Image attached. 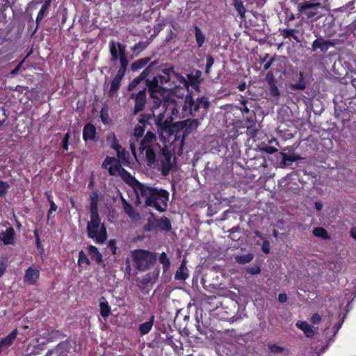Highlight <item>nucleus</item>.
<instances>
[{
  "instance_id": "24",
  "label": "nucleus",
  "mask_w": 356,
  "mask_h": 356,
  "mask_svg": "<svg viewBox=\"0 0 356 356\" xmlns=\"http://www.w3.org/2000/svg\"><path fill=\"white\" fill-rule=\"evenodd\" d=\"M155 226L163 231H170L171 229V224L168 218L162 217L155 220Z\"/></svg>"
},
{
  "instance_id": "12",
  "label": "nucleus",
  "mask_w": 356,
  "mask_h": 356,
  "mask_svg": "<svg viewBox=\"0 0 356 356\" xmlns=\"http://www.w3.org/2000/svg\"><path fill=\"white\" fill-rule=\"evenodd\" d=\"M334 45V42L331 40H325L322 38L315 40L312 45L313 51L320 49L322 52H326L328 49Z\"/></svg>"
},
{
  "instance_id": "48",
  "label": "nucleus",
  "mask_w": 356,
  "mask_h": 356,
  "mask_svg": "<svg viewBox=\"0 0 356 356\" xmlns=\"http://www.w3.org/2000/svg\"><path fill=\"white\" fill-rule=\"evenodd\" d=\"M262 251L266 253V254H268L270 252V243L268 241H264L263 242V244H262Z\"/></svg>"
},
{
  "instance_id": "13",
  "label": "nucleus",
  "mask_w": 356,
  "mask_h": 356,
  "mask_svg": "<svg viewBox=\"0 0 356 356\" xmlns=\"http://www.w3.org/2000/svg\"><path fill=\"white\" fill-rule=\"evenodd\" d=\"M40 276L39 270L33 267H29L25 273L24 282L29 284H34L38 281Z\"/></svg>"
},
{
  "instance_id": "36",
  "label": "nucleus",
  "mask_w": 356,
  "mask_h": 356,
  "mask_svg": "<svg viewBox=\"0 0 356 356\" xmlns=\"http://www.w3.org/2000/svg\"><path fill=\"white\" fill-rule=\"evenodd\" d=\"M149 58H148L139 59V60L135 61L132 64L131 68L133 70H136L140 69V68L143 67L144 66H145L147 64V63L149 62Z\"/></svg>"
},
{
  "instance_id": "28",
  "label": "nucleus",
  "mask_w": 356,
  "mask_h": 356,
  "mask_svg": "<svg viewBox=\"0 0 356 356\" xmlns=\"http://www.w3.org/2000/svg\"><path fill=\"white\" fill-rule=\"evenodd\" d=\"M119 44H122L121 43H115L114 41H111L109 42V49L111 55V60L116 61L119 57Z\"/></svg>"
},
{
  "instance_id": "14",
  "label": "nucleus",
  "mask_w": 356,
  "mask_h": 356,
  "mask_svg": "<svg viewBox=\"0 0 356 356\" xmlns=\"http://www.w3.org/2000/svg\"><path fill=\"white\" fill-rule=\"evenodd\" d=\"M146 103V92L145 90H140L135 97V107L134 112L138 113L143 111L145 108Z\"/></svg>"
},
{
  "instance_id": "27",
  "label": "nucleus",
  "mask_w": 356,
  "mask_h": 356,
  "mask_svg": "<svg viewBox=\"0 0 356 356\" xmlns=\"http://www.w3.org/2000/svg\"><path fill=\"white\" fill-rule=\"evenodd\" d=\"M88 251L92 260H95L97 263H100L102 261V256L95 246L89 245Z\"/></svg>"
},
{
  "instance_id": "53",
  "label": "nucleus",
  "mask_w": 356,
  "mask_h": 356,
  "mask_svg": "<svg viewBox=\"0 0 356 356\" xmlns=\"http://www.w3.org/2000/svg\"><path fill=\"white\" fill-rule=\"evenodd\" d=\"M247 101L243 100L242 104L243 107L241 108L243 115L248 114L250 112L249 108L246 106Z\"/></svg>"
},
{
  "instance_id": "63",
  "label": "nucleus",
  "mask_w": 356,
  "mask_h": 356,
  "mask_svg": "<svg viewBox=\"0 0 356 356\" xmlns=\"http://www.w3.org/2000/svg\"><path fill=\"white\" fill-rule=\"evenodd\" d=\"M110 246L111 247V249L113 250V252L115 254V250H116V248L113 245V241H111L110 243Z\"/></svg>"
},
{
  "instance_id": "51",
  "label": "nucleus",
  "mask_w": 356,
  "mask_h": 356,
  "mask_svg": "<svg viewBox=\"0 0 356 356\" xmlns=\"http://www.w3.org/2000/svg\"><path fill=\"white\" fill-rule=\"evenodd\" d=\"M126 68H124V67H120L118 72H117V74L115 75V77L116 78H118L120 79H122L123 76H124V74H125V72H126Z\"/></svg>"
},
{
  "instance_id": "57",
  "label": "nucleus",
  "mask_w": 356,
  "mask_h": 356,
  "mask_svg": "<svg viewBox=\"0 0 356 356\" xmlns=\"http://www.w3.org/2000/svg\"><path fill=\"white\" fill-rule=\"evenodd\" d=\"M266 79L268 81L269 84L273 83V76L271 72H268L266 75Z\"/></svg>"
},
{
  "instance_id": "11",
  "label": "nucleus",
  "mask_w": 356,
  "mask_h": 356,
  "mask_svg": "<svg viewBox=\"0 0 356 356\" xmlns=\"http://www.w3.org/2000/svg\"><path fill=\"white\" fill-rule=\"evenodd\" d=\"M145 132V126L144 124H138L135 127L133 135L131 136L129 143H130V149L133 155L135 156L136 159H138L136 155V147L138 146V139L143 136Z\"/></svg>"
},
{
  "instance_id": "21",
  "label": "nucleus",
  "mask_w": 356,
  "mask_h": 356,
  "mask_svg": "<svg viewBox=\"0 0 356 356\" xmlns=\"http://www.w3.org/2000/svg\"><path fill=\"white\" fill-rule=\"evenodd\" d=\"M95 134L96 129L92 124H88L84 127L83 137L86 141L88 140H93L95 137Z\"/></svg>"
},
{
  "instance_id": "33",
  "label": "nucleus",
  "mask_w": 356,
  "mask_h": 356,
  "mask_svg": "<svg viewBox=\"0 0 356 356\" xmlns=\"http://www.w3.org/2000/svg\"><path fill=\"white\" fill-rule=\"evenodd\" d=\"M253 257V254L249 253L247 254L236 256L235 260L238 264H245L250 262L252 260Z\"/></svg>"
},
{
  "instance_id": "45",
  "label": "nucleus",
  "mask_w": 356,
  "mask_h": 356,
  "mask_svg": "<svg viewBox=\"0 0 356 356\" xmlns=\"http://www.w3.org/2000/svg\"><path fill=\"white\" fill-rule=\"evenodd\" d=\"M247 272L252 274V275H257L260 273L261 270L259 266H254L247 268Z\"/></svg>"
},
{
  "instance_id": "44",
  "label": "nucleus",
  "mask_w": 356,
  "mask_h": 356,
  "mask_svg": "<svg viewBox=\"0 0 356 356\" xmlns=\"http://www.w3.org/2000/svg\"><path fill=\"white\" fill-rule=\"evenodd\" d=\"M153 65H154V63H152L146 69H145L143 71V72L140 75L141 79H144L149 75V74L152 71Z\"/></svg>"
},
{
  "instance_id": "18",
  "label": "nucleus",
  "mask_w": 356,
  "mask_h": 356,
  "mask_svg": "<svg viewBox=\"0 0 356 356\" xmlns=\"http://www.w3.org/2000/svg\"><path fill=\"white\" fill-rule=\"evenodd\" d=\"M122 208L124 212L133 220H137L140 218L139 214L135 211L134 207L129 204L123 197H122Z\"/></svg>"
},
{
  "instance_id": "41",
  "label": "nucleus",
  "mask_w": 356,
  "mask_h": 356,
  "mask_svg": "<svg viewBox=\"0 0 356 356\" xmlns=\"http://www.w3.org/2000/svg\"><path fill=\"white\" fill-rule=\"evenodd\" d=\"M296 31L295 29H286L284 31V34L283 35L285 37V38H293V39H295L296 40H298V37L294 34V33L296 32Z\"/></svg>"
},
{
  "instance_id": "3",
  "label": "nucleus",
  "mask_w": 356,
  "mask_h": 356,
  "mask_svg": "<svg viewBox=\"0 0 356 356\" xmlns=\"http://www.w3.org/2000/svg\"><path fill=\"white\" fill-rule=\"evenodd\" d=\"M132 188L138 204L144 202L146 206L152 207L161 212L167 209L169 200V193L167 191L143 184L138 181Z\"/></svg>"
},
{
  "instance_id": "25",
  "label": "nucleus",
  "mask_w": 356,
  "mask_h": 356,
  "mask_svg": "<svg viewBox=\"0 0 356 356\" xmlns=\"http://www.w3.org/2000/svg\"><path fill=\"white\" fill-rule=\"evenodd\" d=\"M154 323V316H152L149 321L140 325L139 331L141 335L147 334L152 328Z\"/></svg>"
},
{
  "instance_id": "43",
  "label": "nucleus",
  "mask_w": 356,
  "mask_h": 356,
  "mask_svg": "<svg viewBox=\"0 0 356 356\" xmlns=\"http://www.w3.org/2000/svg\"><path fill=\"white\" fill-rule=\"evenodd\" d=\"M268 348L272 353H282L284 348L276 344H268Z\"/></svg>"
},
{
  "instance_id": "17",
  "label": "nucleus",
  "mask_w": 356,
  "mask_h": 356,
  "mask_svg": "<svg viewBox=\"0 0 356 356\" xmlns=\"http://www.w3.org/2000/svg\"><path fill=\"white\" fill-rule=\"evenodd\" d=\"M98 202L99 196L96 192H93L90 195V217H99L98 213Z\"/></svg>"
},
{
  "instance_id": "37",
  "label": "nucleus",
  "mask_w": 356,
  "mask_h": 356,
  "mask_svg": "<svg viewBox=\"0 0 356 356\" xmlns=\"http://www.w3.org/2000/svg\"><path fill=\"white\" fill-rule=\"evenodd\" d=\"M121 81V79L114 77L111 85V88L109 91L110 95L112 96L115 92H117V90L120 88Z\"/></svg>"
},
{
  "instance_id": "22",
  "label": "nucleus",
  "mask_w": 356,
  "mask_h": 356,
  "mask_svg": "<svg viewBox=\"0 0 356 356\" xmlns=\"http://www.w3.org/2000/svg\"><path fill=\"white\" fill-rule=\"evenodd\" d=\"M180 123L182 125V127L185 128V132L187 134H188L191 131H192L193 130L197 129L200 124V122L197 119H195V120H186L181 121Z\"/></svg>"
},
{
  "instance_id": "4",
  "label": "nucleus",
  "mask_w": 356,
  "mask_h": 356,
  "mask_svg": "<svg viewBox=\"0 0 356 356\" xmlns=\"http://www.w3.org/2000/svg\"><path fill=\"white\" fill-rule=\"evenodd\" d=\"M138 161L146 159L148 165H151L155 162L156 152L161 149L160 145L156 143V136L151 131H147L140 143Z\"/></svg>"
},
{
  "instance_id": "26",
  "label": "nucleus",
  "mask_w": 356,
  "mask_h": 356,
  "mask_svg": "<svg viewBox=\"0 0 356 356\" xmlns=\"http://www.w3.org/2000/svg\"><path fill=\"white\" fill-rule=\"evenodd\" d=\"M100 314L103 318L108 317L111 314V308L108 302L104 297H102L99 302Z\"/></svg>"
},
{
  "instance_id": "62",
  "label": "nucleus",
  "mask_w": 356,
  "mask_h": 356,
  "mask_svg": "<svg viewBox=\"0 0 356 356\" xmlns=\"http://www.w3.org/2000/svg\"><path fill=\"white\" fill-rule=\"evenodd\" d=\"M294 88H297V89H301L302 90V89L305 88V86H304V84L300 83V84H297V85L294 86Z\"/></svg>"
},
{
  "instance_id": "47",
  "label": "nucleus",
  "mask_w": 356,
  "mask_h": 356,
  "mask_svg": "<svg viewBox=\"0 0 356 356\" xmlns=\"http://www.w3.org/2000/svg\"><path fill=\"white\" fill-rule=\"evenodd\" d=\"M70 138V134L69 133H67L65 136L63 137V144H62V146H63V148L65 150H67L68 149V140Z\"/></svg>"
},
{
  "instance_id": "30",
  "label": "nucleus",
  "mask_w": 356,
  "mask_h": 356,
  "mask_svg": "<svg viewBox=\"0 0 356 356\" xmlns=\"http://www.w3.org/2000/svg\"><path fill=\"white\" fill-rule=\"evenodd\" d=\"M313 234L316 237H318V238H321L324 240H327L330 238V236L328 235L327 230L323 227H315L313 229Z\"/></svg>"
},
{
  "instance_id": "59",
  "label": "nucleus",
  "mask_w": 356,
  "mask_h": 356,
  "mask_svg": "<svg viewBox=\"0 0 356 356\" xmlns=\"http://www.w3.org/2000/svg\"><path fill=\"white\" fill-rule=\"evenodd\" d=\"M315 207H316V210L321 211L323 209V204L321 202H316Z\"/></svg>"
},
{
  "instance_id": "7",
  "label": "nucleus",
  "mask_w": 356,
  "mask_h": 356,
  "mask_svg": "<svg viewBox=\"0 0 356 356\" xmlns=\"http://www.w3.org/2000/svg\"><path fill=\"white\" fill-rule=\"evenodd\" d=\"M134 266L140 271L148 270L155 261L154 253L144 250H135L131 252Z\"/></svg>"
},
{
  "instance_id": "50",
  "label": "nucleus",
  "mask_w": 356,
  "mask_h": 356,
  "mask_svg": "<svg viewBox=\"0 0 356 356\" xmlns=\"http://www.w3.org/2000/svg\"><path fill=\"white\" fill-rule=\"evenodd\" d=\"M270 94L273 96H278L280 95L277 88L273 83H270Z\"/></svg>"
},
{
  "instance_id": "61",
  "label": "nucleus",
  "mask_w": 356,
  "mask_h": 356,
  "mask_svg": "<svg viewBox=\"0 0 356 356\" xmlns=\"http://www.w3.org/2000/svg\"><path fill=\"white\" fill-rule=\"evenodd\" d=\"M245 88H246V84L245 83H241L238 86V88L240 91H243L245 90Z\"/></svg>"
},
{
  "instance_id": "55",
  "label": "nucleus",
  "mask_w": 356,
  "mask_h": 356,
  "mask_svg": "<svg viewBox=\"0 0 356 356\" xmlns=\"http://www.w3.org/2000/svg\"><path fill=\"white\" fill-rule=\"evenodd\" d=\"M278 300L280 302L283 303L287 300V296L286 293H280L278 296Z\"/></svg>"
},
{
  "instance_id": "46",
  "label": "nucleus",
  "mask_w": 356,
  "mask_h": 356,
  "mask_svg": "<svg viewBox=\"0 0 356 356\" xmlns=\"http://www.w3.org/2000/svg\"><path fill=\"white\" fill-rule=\"evenodd\" d=\"M141 80H143V79H141L140 76L134 79V81L129 84V90H133L140 82Z\"/></svg>"
},
{
  "instance_id": "58",
  "label": "nucleus",
  "mask_w": 356,
  "mask_h": 356,
  "mask_svg": "<svg viewBox=\"0 0 356 356\" xmlns=\"http://www.w3.org/2000/svg\"><path fill=\"white\" fill-rule=\"evenodd\" d=\"M350 235L355 240H356V227H353L351 229Z\"/></svg>"
},
{
  "instance_id": "60",
  "label": "nucleus",
  "mask_w": 356,
  "mask_h": 356,
  "mask_svg": "<svg viewBox=\"0 0 356 356\" xmlns=\"http://www.w3.org/2000/svg\"><path fill=\"white\" fill-rule=\"evenodd\" d=\"M6 270V266L3 264H0V277L3 275Z\"/></svg>"
},
{
  "instance_id": "10",
  "label": "nucleus",
  "mask_w": 356,
  "mask_h": 356,
  "mask_svg": "<svg viewBox=\"0 0 356 356\" xmlns=\"http://www.w3.org/2000/svg\"><path fill=\"white\" fill-rule=\"evenodd\" d=\"M15 230L8 222L0 224V241L4 245L14 243Z\"/></svg>"
},
{
  "instance_id": "9",
  "label": "nucleus",
  "mask_w": 356,
  "mask_h": 356,
  "mask_svg": "<svg viewBox=\"0 0 356 356\" xmlns=\"http://www.w3.org/2000/svg\"><path fill=\"white\" fill-rule=\"evenodd\" d=\"M159 136H161L160 134ZM173 136L175 138H170V140L169 141L167 140H164L161 137H160L161 140L164 143V146L161 147L159 151L161 152V156L160 157L161 172L165 176L168 175L175 164V156H173L171 150L167 147L168 143L171 144L176 140V135L173 134Z\"/></svg>"
},
{
  "instance_id": "56",
  "label": "nucleus",
  "mask_w": 356,
  "mask_h": 356,
  "mask_svg": "<svg viewBox=\"0 0 356 356\" xmlns=\"http://www.w3.org/2000/svg\"><path fill=\"white\" fill-rule=\"evenodd\" d=\"M273 61H274V58H271V59H270L268 63H266L264 65V69L265 70H268L270 67V66H271L272 63H273Z\"/></svg>"
},
{
  "instance_id": "52",
  "label": "nucleus",
  "mask_w": 356,
  "mask_h": 356,
  "mask_svg": "<svg viewBox=\"0 0 356 356\" xmlns=\"http://www.w3.org/2000/svg\"><path fill=\"white\" fill-rule=\"evenodd\" d=\"M321 320V316L317 314H314L311 318V321L313 324H318Z\"/></svg>"
},
{
  "instance_id": "16",
  "label": "nucleus",
  "mask_w": 356,
  "mask_h": 356,
  "mask_svg": "<svg viewBox=\"0 0 356 356\" xmlns=\"http://www.w3.org/2000/svg\"><path fill=\"white\" fill-rule=\"evenodd\" d=\"M200 76H201V72L199 70H196L195 74H188V80H186V81L188 83V88L189 86H191L195 90L199 91Z\"/></svg>"
},
{
  "instance_id": "31",
  "label": "nucleus",
  "mask_w": 356,
  "mask_h": 356,
  "mask_svg": "<svg viewBox=\"0 0 356 356\" xmlns=\"http://www.w3.org/2000/svg\"><path fill=\"white\" fill-rule=\"evenodd\" d=\"M51 1V0H47L45 1L44 3L42 6L36 18V22L38 24L43 19L45 13H47V10L50 6Z\"/></svg>"
},
{
  "instance_id": "38",
  "label": "nucleus",
  "mask_w": 356,
  "mask_h": 356,
  "mask_svg": "<svg viewBox=\"0 0 356 356\" xmlns=\"http://www.w3.org/2000/svg\"><path fill=\"white\" fill-rule=\"evenodd\" d=\"M78 264L79 266H82L83 264H86V265L90 264V261H89L88 257L82 250L79 252Z\"/></svg>"
},
{
  "instance_id": "42",
  "label": "nucleus",
  "mask_w": 356,
  "mask_h": 356,
  "mask_svg": "<svg viewBox=\"0 0 356 356\" xmlns=\"http://www.w3.org/2000/svg\"><path fill=\"white\" fill-rule=\"evenodd\" d=\"M146 47V46L145 45V44L143 42H138L137 44H136L131 49V50L134 51V52H140L141 51H143V49H145Z\"/></svg>"
},
{
  "instance_id": "29",
  "label": "nucleus",
  "mask_w": 356,
  "mask_h": 356,
  "mask_svg": "<svg viewBox=\"0 0 356 356\" xmlns=\"http://www.w3.org/2000/svg\"><path fill=\"white\" fill-rule=\"evenodd\" d=\"M119 58L120 62L121 64L120 67H124L127 69V67L128 65V60L127 59L126 56V48L125 46L123 44H119Z\"/></svg>"
},
{
  "instance_id": "40",
  "label": "nucleus",
  "mask_w": 356,
  "mask_h": 356,
  "mask_svg": "<svg viewBox=\"0 0 356 356\" xmlns=\"http://www.w3.org/2000/svg\"><path fill=\"white\" fill-rule=\"evenodd\" d=\"M206 59H207V65H206V68H205V72L207 74H209L210 72L211 67L213 65L214 60L211 55H207L206 57Z\"/></svg>"
},
{
  "instance_id": "19",
  "label": "nucleus",
  "mask_w": 356,
  "mask_h": 356,
  "mask_svg": "<svg viewBox=\"0 0 356 356\" xmlns=\"http://www.w3.org/2000/svg\"><path fill=\"white\" fill-rule=\"evenodd\" d=\"M186 259H183L179 268L176 271L175 278L177 280H185L188 277V270L186 266Z\"/></svg>"
},
{
  "instance_id": "39",
  "label": "nucleus",
  "mask_w": 356,
  "mask_h": 356,
  "mask_svg": "<svg viewBox=\"0 0 356 356\" xmlns=\"http://www.w3.org/2000/svg\"><path fill=\"white\" fill-rule=\"evenodd\" d=\"M9 188V184L7 181L0 179V197L4 196Z\"/></svg>"
},
{
  "instance_id": "2",
  "label": "nucleus",
  "mask_w": 356,
  "mask_h": 356,
  "mask_svg": "<svg viewBox=\"0 0 356 356\" xmlns=\"http://www.w3.org/2000/svg\"><path fill=\"white\" fill-rule=\"evenodd\" d=\"M209 101L205 97L197 98L194 101L191 96L186 97L181 111L175 102L168 104L165 113H160L157 115L156 126L158 132L164 140H170L173 136L172 122L175 120L181 119L190 115L201 117L207 113L209 106Z\"/></svg>"
},
{
  "instance_id": "8",
  "label": "nucleus",
  "mask_w": 356,
  "mask_h": 356,
  "mask_svg": "<svg viewBox=\"0 0 356 356\" xmlns=\"http://www.w3.org/2000/svg\"><path fill=\"white\" fill-rule=\"evenodd\" d=\"M319 9L329 12L330 10V4H322L320 2L308 1L304 3H300L298 6V11L303 13L307 19L316 17V19H318L321 17L323 14L319 11Z\"/></svg>"
},
{
  "instance_id": "1",
  "label": "nucleus",
  "mask_w": 356,
  "mask_h": 356,
  "mask_svg": "<svg viewBox=\"0 0 356 356\" xmlns=\"http://www.w3.org/2000/svg\"><path fill=\"white\" fill-rule=\"evenodd\" d=\"M147 86L153 101L152 111L156 121L158 114L165 113L170 102H173L179 104L175 99V97L182 99L190 96L188 95L186 79L175 72L172 67L162 69L159 74L152 80H147Z\"/></svg>"
},
{
  "instance_id": "20",
  "label": "nucleus",
  "mask_w": 356,
  "mask_h": 356,
  "mask_svg": "<svg viewBox=\"0 0 356 356\" xmlns=\"http://www.w3.org/2000/svg\"><path fill=\"white\" fill-rule=\"evenodd\" d=\"M296 326L304 332L307 337H312L316 332L313 327L309 325L306 321H298Z\"/></svg>"
},
{
  "instance_id": "15",
  "label": "nucleus",
  "mask_w": 356,
  "mask_h": 356,
  "mask_svg": "<svg viewBox=\"0 0 356 356\" xmlns=\"http://www.w3.org/2000/svg\"><path fill=\"white\" fill-rule=\"evenodd\" d=\"M17 334V330L15 329L5 338L0 339V352L4 349L8 348L13 344Z\"/></svg>"
},
{
  "instance_id": "54",
  "label": "nucleus",
  "mask_w": 356,
  "mask_h": 356,
  "mask_svg": "<svg viewBox=\"0 0 356 356\" xmlns=\"http://www.w3.org/2000/svg\"><path fill=\"white\" fill-rule=\"evenodd\" d=\"M57 209L56 204L52 201H50V209L49 210V216L53 212L56 211Z\"/></svg>"
},
{
  "instance_id": "34",
  "label": "nucleus",
  "mask_w": 356,
  "mask_h": 356,
  "mask_svg": "<svg viewBox=\"0 0 356 356\" xmlns=\"http://www.w3.org/2000/svg\"><path fill=\"white\" fill-rule=\"evenodd\" d=\"M195 35L198 47H202L204 42L205 37L200 29L197 26L195 27Z\"/></svg>"
},
{
  "instance_id": "6",
  "label": "nucleus",
  "mask_w": 356,
  "mask_h": 356,
  "mask_svg": "<svg viewBox=\"0 0 356 356\" xmlns=\"http://www.w3.org/2000/svg\"><path fill=\"white\" fill-rule=\"evenodd\" d=\"M88 236L96 243L102 244L107 239V232L99 217H90L87 225Z\"/></svg>"
},
{
  "instance_id": "35",
  "label": "nucleus",
  "mask_w": 356,
  "mask_h": 356,
  "mask_svg": "<svg viewBox=\"0 0 356 356\" xmlns=\"http://www.w3.org/2000/svg\"><path fill=\"white\" fill-rule=\"evenodd\" d=\"M159 261L163 265V270L166 272L170 266V261L167 254L165 252H162L159 257Z\"/></svg>"
},
{
  "instance_id": "64",
  "label": "nucleus",
  "mask_w": 356,
  "mask_h": 356,
  "mask_svg": "<svg viewBox=\"0 0 356 356\" xmlns=\"http://www.w3.org/2000/svg\"><path fill=\"white\" fill-rule=\"evenodd\" d=\"M278 232L276 230H273V236L275 237H277Z\"/></svg>"
},
{
  "instance_id": "49",
  "label": "nucleus",
  "mask_w": 356,
  "mask_h": 356,
  "mask_svg": "<svg viewBox=\"0 0 356 356\" xmlns=\"http://www.w3.org/2000/svg\"><path fill=\"white\" fill-rule=\"evenodd\" d=\"M100 117L104 123H107L108 122V116L106 111L102 109Z\"/></svg>"
},
{
  "instance_id": "23",
  "label": "nucleus",
  "mask_w": 356,
  "mask_h": 356,
  "mask_svg": "<svg viewBox=\"0 0 356 356\" xmlns=\"http://www.w3.org/2000/svg\"><path fill=\"white\" fill-rule=\"evenodd\" d=\"M108 140H111V147L116 150L118 157L122 158L124 149L118 143L115 135L113 133L110 134L108 136Z\"/></svg>"
},
{
  "instance_id": "32",
  "label": "nucleus",
  "mask_w": 356,
  "mask_h": 356,
  "mask_svg": "<svg viewBox=\"0 0 356 356\" xmlns=\"http://www.w3.org/2000/svg\"><path fill=\"white\" fill-rule=\"evenodd\" d=\"M233 5L238 12V15L241 16V18L245 17V14L246 12V10L243 6V3L242 0H238L233 2Z\"/></svg>"
},
{
  "instance_id": "5",
  "label": "nucleus",
  "mask_w": 356,
  "mask_h": 356,
  "mask_svg": "<svg viewBox=\"0 0 356 356\" xmlns=\"http://www.w3.org/2000/svg\"><path fill=\"white\" fill-rule=\"evenodd\" d=\"M102 167L108 170L111 175L120 176L126 183L133 187L137 180L127 171L122 168L119 161L115 158L106 157Z\"/></svg>"
}]
</instances>
